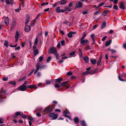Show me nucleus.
<instances>
[{
    "mask_svg": "<svg viewBox=\"0 0 126 126\" xmlns=\"http://www.w3.org/2000/svg\"><path fill=\"white\" fill-rule=\"evenodd\" d=\"M54 107V106L53 105L49 106L45 109V112L46 113L50 112L52 111Z\"/></svg>",
    "mask_w": 126,
    "mask_h": 126,
    "instance_id": "nucleus-1",
    "label": "nucleus"
},
{
    "mask_svg": "<svg viewBox=\"0 0 126 126\" xmlns=\"http://www.w3.org/2000/svg\"><path fill=\"white\" fill-rule=\"evenodd\" d=\"M69 81H66L62 83L61 84V86L63 88H68L70 87V85L68 83Z\"/></svg>",
    "mask_w": 126,
    "mask_h": 126,
    "instance_id": "nucleus-2",
    "label": "nucleus"
},
{
    "mask_svg": "<svg viewBox=\"0 0 126 126\" xmlns=\"http://www.w3.org/2000/svg\"><path fill=\"white\" fill-rule=\"evenodd\" d=\"M57 52V50L55 47H51L48 52L49 54L52 53L54 54Z\"/></svg>",
    "mask_w": 126,
    "mask_h": 126,
    "instance_id": "nucleus-3",
    "label": "nucleus"
},
{
    "mask_svg": "<svg viewBox=\"0 0 126 126\" xmlns=\"http://www.w3.org/2000/svg\"><path fill=\"white\" fill-rule=\"evenodd\" d=\"M48 116L49 117H51L53 120L56 119L58 117V115L57 114H55L54 113H50Z\"/></svg>",
    "mask_w": 126,
    "mask_h": 126,
    "instance_id": "nucleus-4",
    "label": "nucleus"
},
{
    "mask_svg": "<svg viewBox=\"0 0 126 126\" xmlns=\"http://www.w3.org/2000/svg\"><path fill=\"white\" fill-rule=\"evenodd\" d=\"M89 42L88 41L87 39H83L80 40V43L82 44L83 46L84 45L86 44H87Z\"/></svg>",
    "mask_w": 126,
    "mask_h": 126,
    "instance_id": "nucleus-5",
    "label": "nucleus"
},
{
    "mask_svg": "<svg viewBox=\"0 0 126 126\" xmlns=\"http://www.w3.org/2000/svg\"><path fill=\"white\" fill-rule=\"evenodd\" d=\"M27 88V87L26 86H24L22 85L19 86L18 88L20 89V90L21 91H24L26 90Z\"/></svg>",
    "mask_w": 126,
    "mask_h": 126,
    "instance_id": "nucleus-6",
    "label": "nucleus"
},
{
    "mask_svg": "<svg viewBox=\"0 0 126 126\" xmlns=\"http://www.w3.org/2000/svg\"><path fill=\"white\" fill-rule=\"evenodd\" d=\"M25 30L26 32H29L31 30V27L28 25H26L25 27Z\"/></svg>",
    "mask_w": 126,
    "mask_h": 126,
    "instance_id": "nucleus-7",
    "label": "nucleus"
},
{
    "mask_svg": "<svg viewBox=\"0 0 126 126\" xmlns=\"http://www.w3.org/2000/svg\"><path fill=\"white\" fill-rule=\"evenodd\" d=\"M5 91L1 89L0 91V101H1V99L3 98V96H2L3 94H5Z\"/></svg>",
    "mask_w": 126,
    "mask_h": 126,
    "instance_id": "nucleus-8",
    "label": "nucleus"
},
{
    "mask_svg": "<svg viewBox=\"0 0 126 126\" xmlns=\"http://www.w3.org/2000/svg\"><path fill=\"white\" fill-rule=\"evenodd\" d=\"M56 12L57 13H60V12L64 13V11L63 10L61 9L60 7H58L56 9Z\"/></svg>",
    "mask_w": 126,
    "mask_h": 126,
    "instance_id": "nucleus-9",
    "label": "nucleus"
},
{
    "mask_svg": "<svg viewBox=\"0 0 126 126\" xmlns=\"http://www.w3.org/2000/svg\"><path fill=\"white\" fill-rule=\"evenodd\" d=\"M82 5V3L80 1H78L76 4V8L80 7L81 8Z\"/></svg>",
    "mask_w": 126,
    "mask_h": 126,
    "instance_id": "nucleus-10",
    "label": "nucleus"
},
{
    "mask_svg": "<svg viewBox=\"0 0 126 126\" xmlns=\"http://www.w3.org/2000/svg\"><path fill=\"white\" fill-rule=\"evenodd\" d=\"M26 21L25 22V24H28V22L30 20V17L27 14L26 15Z\"/></svg>",
    "mask_w": 126,
    "mask_h": 126,
    "instance_id": "nucleus-11",
    "label": "nucleus"
},
{
    "mask_svg": "<svg viewBox=\"0 0 126 126\" xmlns=\"http://www.w3.org/2000/svg\"><path fill=\"white\" fill-rule=\"evenodd\" d=\"M4 22L5 24L7 25H8L9 24V18L7 17L5 18L4 19Z\"/></svg>",
    "mask_w": 126,
    "mask_h": 126,
    "instance_id": "nucleus-12",
    "label": "nucleus"
},
{
    "mask_svg": "<svg viewBox=\"0 0 126 126\" xmlns=\"http://www.w3.org/2000/svg\"><path fill=\"white\" fill-rule=\"evenodd\" d=\"M19 36V34L18 32L16 31V34L15 35V38L16 39L15 42H17L18 40V37Z\"/></svg>",
    "mask_w": 126,
    "mask_h": 126,
    "instance_id": "nucleus-13",
    "label": "nucleus"
},
{
    "mask_svg": "<svg viewBox=\"0 0 126 126\" xmlns=\"http://www.w3.org/2000/svg\"><path fill=\"white\" fill-rule=\"evenodd\" d=\"M55 80H56L55 82V83L58 84H60L63 80V79L62 78L58 79H56Z\"/></svg>",
    "mask_w": 126,
    "mask_h": 126,
    "instance_id": "nucleus-14",
    "label": "nucleus"
},
{
    "mask_svg": "<svg viewBox=\"0 0 126 126\" xmlns=\"http://www.w3.org/2000/svg\"><path fill=\"white\" fill-rule=\"evenodd\" d=\"M83 59L84 61L86 63H88L89 62V58L87 56H85L83 57Z\"/></svg>",
    "mask_w": 126,
    "mask_h": 126,
    "instance_id": "nucleus-15",
    "label": "nucleus"
},
{
    "mask_svg": "<svg viewBox=\"0 0 126 126\" xmlns=\"http://www.w3.org/2000/svg\"><path fill=\"white\" fill-rule=\"evenodd\" d=\"M102 57L101 56H100L99 58V59L97 62V65H99L101 64L102 62L101 60L102 59Z\"/></svg>",
    "mask_w": 126,
    "mask_h": 126,
    "instance_id": "nucleus-16",
    "label": "nucleus"
},
{
    "mask_svg": "<svg viewBox=\"0 0 126 126\" xmlns=\"http://www.w3.org/2000/svg\"><path fill=\"white\" fill-rule=\"evenodd\" d=\"M125 4L122 2H121L120 3V5L119 6V7L122 9V10H125L126 8L125 7Z\"/></svg>",
    "mask_w": 126,
    "mask_h": 126,
    "instance_id": "nucleus-17",
    "label": "nucleus"
},
{
    "mask_svg": "<svg viewBox=\"0 0 126 126\" xmlns=\"http://www.w3.org/2000/svg\"><path fill=\"white\" fill-rule=\"evenodd\" d=\"M36 86L33 85H30L27 87V88H31V89H34L36 88Z\"/></svg>",
    "mask_w": 126,
    "mask_h": 126,
    "instance_id": "nucleus-18",
    "label": "nucleus"
},
{
    "mask_svg": "<svg viewBox=\"0 0 126 126\" xmlns=\"http://www.w3.org/2000/svg\"><path fill=\"white\" fill-rule=\"evenodd\" d=\"M90 60L91 63L93 64H95L96 63V61L95 59H91Z\"/></svg>",
    "mask_w": 126,
    "mask_h": 126,
    "instance_id": "nucleus-19",
    "label": "nucleus"
},
{
    "mask_svg": "<svg viewBox=\"0 0 126 126\" xmlns=\"http://www.w3.org/2000/svg\"><path fill=\"white\" fill-rule=\"evenodd\" d=\"M39 51L38 49L36 48V49L34 50L33 53L34 56H35L37 55Z\"/></svg>",
    "mask_w": 126,
    "mask_h": 126,
    "instance_id": "nucleus-20",
    "label": "nucleus"
},
{
    "mask_svg": "<svg viewBox=\"0 0 126 126\" xmlns=\"http://www.w3.org/2000/svg\"><path fill=\"white\" fill-rule=\"evenodd\" d=\"M63 10L65 11H68L70 12L71 11V9L70 8H69L68 7H65V10Z\"/></svg>",
    "mask_w": 126,
    "mask_h": 126,
    "instance_id": "nucleus-21",
    "label": "nucleus"
},
{
    "mask_svg": "<svg viewBox=\"0 0 126 126\" xmlns=\"http://www.w3.org/2000/svg\"><path fill=\"white\" fill-rule=\"evenodd\" d=\"M111 43V41H107L105 44V46L107 47L110 45Z\"/></svg>",
    "mask_w": 126,
    "mask_h": 126,
    "instance_id": "nucleus-22",
    "label": "nucleus"
},
{
    "mask_svg": "<svg viewBox=\"0 0 126 126\" xmlns=\"http://www.w3.org/2000/svg\"><path fill=\"white\" fill-rule=\"evenodd\" d=\"M67 3V1L64 0H61L60 5H63Z\"/></svg>",
    "mask_w": 126,
    "mask_h": 126,
    "instance_id": "nucleus-23",
    "label": "nucleus"
},
{
    "mask_svg": "<svg viewBox=\"0 0 126 126\" xmlns=\"http://www.w3.org/2000/svg\"><path fill=\"white\" fill-rule=\"evenodd\" d=\"M8 42L7 40H5L4 42V46H6L7 47H8Z\"/></svg>",
    "mask_w": 126,
    "mask_h": 126,
    "instance_id": "nucleus-24",
    "label": "nucleus"
},
{
    "mask_svg": "<svg viewBox=\"0 0 126 126\" xmlns=\"http://www.w3.org/2000/svg\"><path fill=\"white\" fill-rule=\"evenodd\" d=\"M106 23L105 22H103L101 26V28L102 29L105 27L106 26Z\"/></svg>",
    "mask_w": 126,
    "mask_h": 126,
    "instance_id": "nucleus-25",
    "label": "nucleus"
},
{
    "mask_svg": "<svg viewBox=\"0 0 126 126\" xmlns=\"http://www.w3.org/2000/svg\"><path fill=\"white\" fill-rule=\"evenodd\" d=\"M80 122L82 126H86V124L85 122L84 121H81Z\"/></svg>",
    "mask_w": 126,
    "mask_h": 126,
    "instance_id": "nucleus-26",
    "label": "nucleus"
},
{
    "mask_svg": "<svg viewBox=\"0 0 126 126\" xmlns=\"http://www.w3.org/2000/svg\"><path fill=\"white\" fill-rule=\"evenodd\" d=\"M74 121L76 123H78L79 122V118L78 117H76L74 119Z\"/></svg>",
    "mask_w": 126,
    "mask_h": 126,
    "instance_id": "nucleus-27",
    "label": "nucleus"
},
{
    "mask_svg": "<svg viewBox=\"0 0 126 126\" xmlns=\"http://www.w3.org/2000/svg\"><path fill=\"white\" fill-rule=\"evenodd\" d=\"M108 11H104L103 12V13L102 14V15L104 16H106L108 13Z\"/></svg>",
    "mask_w": 126,
    "mask_h": 126,
    "instance_id": "nucleus-28",
    "label": "nucleus"
},
{
    "mask_svg": "<svg viewBox=\"0 0 126 126\" xmlns=\"http://www.w3.org/2000/svg\"><path fill=\"white\" fill-rule=\"evenodd\" d=\"M91 73L90 71H88L87 70L86 71H85L84 73V75H88L89 74H90Z\"/></svg>",
    "mask_w": 126,
    "mask_h": 126,
    "instance_id": "nucleus-29",
    "label": "nucleus"
},
{
    "mask_svg": "<svg viewBox=\"0 0 126 126\" xmlns=\"http://www.w3.org/2000/svg\"><path fill=\"white\" fill-rule=\"evenodd\" d=\"M36 20L35 19H34L32 22L31 23V25L32 26H33L34 25V23L36 21Z\"/></svg>",
    "mask_w": 126,
    "mask_h": 126,
    "instance_id": "nucleus-30",
    "label": "nucleus"
},
{
    "mask_svg": "<svg viewBox=\"0 0 126 126\" xmlns=\"http://www.w3.org/2000/svg\"><path fill=\"white\" fill-rule=\"evenodd\" d=\"M56 56V58L58 60L59 59V55L58 53L57 52H56L54 54Z\"/></svg>",
    "mask_w": 126,
    "mask_h": 126,
    "instance_id": "nucleus-31",
    "label": "nucleus"
},
{
    "mask_svg": "<svg viewBox=\"0 0 126 126\" xmlns=\"http://www.w3.org/2000/svg\"><path fill=\"white\" fill-rule=\"evenodd\" d=\"M91 49V48L89 45H87L86 46L85 49L86 50H89Z\"/></svg>",
    "mask_w": 126,
    "mask_h": 126,
    "instance_id": "nucleus-32",
    "label": "nucleus"
},
{
    "mask_svg": "<svg viewBox=\"0 0 126 126\" xmlns=\"http://www.w3.org/2000/svg\"><path fill=\"white\" fill-rule=\"evenodd\" d=\"M9 83L12 84L13 85H15L16 84V82L13 81L9 82Z\"/></svg>",
    "mask_w": 126,
    "mask_h": 126,
    "instance_id": "nucleus-33",
    "label": "nucleus"
},
{
    "mask_svg": "<svg viewBox=\"0 0 126 126\" xmlns=\"http://www.w3.org/2000/svg\"><path fill=\"white\" fill-rule=\"evenodd\" d=\"M122 77V76H121L120 75H119L118 77V79L119 80L121 81H124V80L121 78V77Z\"/></svg>",
    "mask_w": 126,
    "mask_h": 126,
    "instance_id": "nucleus-34",
    "label": "nucleus"
},
{
    "mask_svg": "<svg viewBox=\"0 0 126 126\" xmlns=\"http://www.w3.org/2000/svg\"><path fill=\"white\" fill-rule=\"evenodd\" d=\"M38 42V38L37 37H36L35 39V41L34 43V45H35L37 44Z\"/></svg>",
    "mask_w": 126,
    "mask_h": 126,
    "instance_id": "nucleus-35",
    "label": "nucleus"
},
{
    "mask_svg": "<svg viewBox=\"0 0 126 126\" xmlns=\"http://www.w3.org/2000/svg\"><path fill=\"white\" fill-rule=\"evenodd\" d=\"M105 4V3L104 2L100 3L99 4L97 7L98 8H99L100 7L103 5Z\"/></svg>",
    "mask_w": 126,
    "mask_h": 126,
    "instance_id": "nucleus-36",
    "label": "nucleus"
},
{
    "mask_svg": "<svg viewBox=\"0 0 126 126\" xmlns=\"http://www.w3.org/2000/svg\"><path fill=\"white\" fill-rule=\"evenodd\" d=\"M8 78L7 77H4L2 79V80L4 81H7L8 79Z\"/></svg>",
    "mask_w": 126,
    "mask_h": 126,
    "instance_id": "nucleus-37",
    "label": "nucleus"
},
{
    "mask_svg": "<svg viewBox=\"0 0 126 126\" xmlns=\"http://www.w3.org/2000/svg\"><path fill=\"white\" fill-rule=\"evenodd\" d=\"M67 36L69 38H71L72 37V34L70 32L68 34Z\"/></svg>",
    "mask_w": 126,
    "mask_h": 126,
    "instance_id": "nucleus-38",
    "label": "nucleus"
},
{
    "mask_svg": "<svg viewBox=\"0 0 126 126\" xmlns=\"http://www.w3.org/2000/svg\"><path fill=\"white\" fill-rule=\"evenodd\" d=\"M108 49L109 50L111 51L112 53H115L116 52V51H115V50L114 49H111L110 48H109Z\"/></svg>",
    "mask_w": 126,
    "mask_h": 126,
    "instance_id": "nucleus-39",
    "label": "nucleus"
},
{
    "mask_svg": "<svg viewBox=\"0 0 126 126\" xmlns=\"http://www.w3.org/2000/svg\"><path fill=\"white\" fill-rule=\"evenodd\" d=\"M46 83L47 85H48L50 84L51 82L50 81L48 80H47L46 81Z\"/></svg>",
    "mask_w": 126,
    "mask_h": 126,
    "instance_id": "nucleus-40",
    "label": "nucleus"
},
{
    "mask_svg": "<svg viewBox=\"0 0 126 126\" xmlns=\"http://www.w3.org/2000/svg\"><path fill=\"white\" fill-rule=\"evenodd\" d=\"M38 59L39 60V62H41L43 60V58L42 56H41Z\"/></svg>",
    "mask_w": 126,
    "mask_h": 126,
    "instance_id": "nucleus-41",
    "label": "nucleus"
},
{
    "mask_svg": "<svg viewBox=\"0 0 126 126\" xmlns=\"http://www.w3.org/2000/svg\"><path fill=\"white\" fill-rule=\"evenodd\" d=\"M61 44L63 46L65 45V41L64 40H63V41H61Z\"/></svg>",
    "mask_w": 126,
    "mask_h": 126,
    "instance_id": "nucleus-42",
    "label": "nucleus"
},
{
    "mask_svg": "<svg viewBox=\"0 0 126 126\" xmlns=\"http://www.w3.org/2000/svg\"><path fill=\"white\" fill-rule=\"evenodd\" d=\"M5 2L6 3L8 4H11V2L9 0H5Z\"/></svg>",
    "mask_w": 126,
    "mask_h": 126,
    "instance_id": "nucleus-43",
    "label": "nucleus"
},
{
    "mask_svg": "<svg viewBox=\"0 0 126 126\" xmlns=\"http://www.w3.org/2000/svg\"><path fill=\"white\" fill-rule=\"evenodd\" d=\"M68 113H69V112L68 111L65 110L63 112V114L65 115Z\"/></svg>",
    "mask_w": 126,
    "mask_h": 126,
    "instance_id": "nucleus-44",
    "label": "nucleus"
},
{
    "mask_svg": "<svg viewBox=\"0 0 126 126\" xmlns=\"http://www.w3.org/2000/svg\"><path fill=\"white\" fill-rule=\"evenodd\" d=\"M21 114V113L19 112H17L15 113V114L16 116H17L20 115Z\"/></svg>",
    "mask_w": 126,
    "mask_h": 126,
    "instance_id": "nucleus-45",
    "label": "nucleus"
},
{
    "mask_svg": "<svg viewBox=\"0 0 126 126\" xmlns=\"http://www.w3.org/2000/svg\"><path fill=\"white\" fill-rule=\"evenodd\" d=\"M51 58L50 56H49L47 59V62H48L51 60Z\"/></svg>",
    "mask_w": 126,
    "mask_h": 126,
    "instance_id": "nucleus-46",
    "label": "nucleus"
},
{
    "mask_svg": "<svg viewBox=\"0 0 126 126\" xmlns=\"http://www.w3.org/2000/svg\"><path fill=\"white\" fill-rule=\"evenodd\" d=\"M64 116L65 117L68 118L70 120H72V118L70 117V116H69L67 115H65Z\"/></svg>",
    "mask_w": 126,
    "mask_h": 126,
    "instance_id": "nucleus-47",
    "label": "nucleus"
},
{
    "mask_svg": "<svg viewBox=\"0 0 126 126\" xmlns=\"http://www.w3.org/2000/svg\"><path fill=\"white\" fill-rule=\"evenodd\" d=\"M86 36V34L85 33L83 35L82 37H81L80 40L84 39H83L85 38Z\"/></svg>",
    "mask_w": 126,
    "mask_h": 126,
    "instance_id": "nucleus-48",
    "label": "nucleus"
},
{
    "mask_svg": "<svg viewBox=\"0 0 126 126\" xmlns=\"http://www.w3.org/2000/svg\"><path fill=\"white\" fill-rule=\"evenodd\" d=\"M28 118L29 120L31 121H32L34 119L33 118L30 116H28Z\"/></svg>",
    "mask_w": 126,
    "mask_h": 126,
    "instance_id": "nucleus-49",
    "label": "nucleus"
},
{
    "mask_svg": "<svg viewBox=\"0 0 126 126\" xmlns=\"http://www.w3.org/2000/svg\"><path fill=\"white\" fill-rule=\"evenodd\" d=\"M113 9H115L116 10H118V6L116 5H114L113 7Z\"/></svg>",
    "mask_w": 126,
    "mask_h": 126,
    "instance_id": "nucleus-50",
    "label": "nucleus"
},
{
    "mask_svg": "<svg viewBox=\"0 0 126 126\" xmlns=\"http://www.w3.org/2000/svg\"><path fill=\"white\" fill-rule=\"evenodd\" d=\"M107 37V36H104L102 38V41H104L105 40V39Z\"/></svg>",
    "mask_w": 126,
    "mask_h": 126,
    "instance_id": "nucleus-51",
    "label": "nucleus"
},
{
    "mask_svg": "<svg viewBox=\"0 0 126 126\" xmlns=\"http://www.w3.org/2000/svg\"><path fill=\"white\" fill-rule=\"evenodd\" d=\"M21 116L24 119H25L27 117V116L25 114H23Z\"/></svg>",
    "mask_w": 126,
    "mask_h": 126,
    "instance_id": "nucleus-52",
    "label": "nucleus"
},
{
    "mask_svg": "<svg viewBox=\"0 0 126 126\" xmlns=\"http://www.w3.org/2000/svg\"><path fill=\"white\" fill-rule=\"evenodd\" d=\"M75 54V52H71L70 53L69 55L70 56H72L74 55Z\"/></svg>",
    "mask_w": 126,
    "mask_h": 126,
    "instance_id": "nucleus-53",
    "label": "nucleus"
},
{
    "mask_svg": "<svg viewBox=\"0 0 126 126\" xmlns=\"http://www.w3.org/2000/svg\"><path fill=\"white\" fill-rule=\"evenodd\" d=\"M42 109L41 108H39L37 109L36 110V112H37V111H42Z\"/></svg>",
    "mask_w": 126,
    "mask_h": 126,
    "instance_id": "nucleus-54",
    "label": "nucleus"
},
{
    "mask_svg": "<svg viewBox=\"0 0 126 126\" xmlns=\"http://www.w3.org/2000/svg\"><path fill=\"white\" fill-rule=\"evenodd\" d=\"M46 66L45 65H44L41 66L40 67V69H41L43 68H46Z\"/></svg>",
    "mask_w": 126,
    "mask_h": 126,
    "instance_id": "nucleus-55",
    "label": "nucleus"
},
{
    "mask_svg": "<svg viewBox=\"0 0 126 126\" xmlns=\"http://www.w3.org/2000/svg\"><path fill=\"white\" fill-rule=\"evenodd\" d=\"M36 68H40V64L39 63H37L36 66Z\"/></svg>",
    "mask_w": 126,
    "mask_h": 126,
    "instance_id": "nucleus-56",
    "label": "nucleus"
},
{
    "mask_svg": "<svg viewBox=\"0 0 126 126\" xmlns=\"http://www.w3.org/2000/svg\"><path fill=\"white\" fill-rule=\"evenodd\" d=\"M39 68H38V67L37 68L36 70L35 71H34V74H35L37 72V71L38 70H39Z\"/></svg>",
    "mask_w": 126,
    "mask_h": 126,
    "instance_id": "nucleus-57",
    "label": "nucleus"
},
{
    "mask_svg": "<svg viewBox=\"0 0 126 126\" xmlns=\"http://www.w3.org/2000/svg\"><path fill=\"white\" fill-rule=\"evenodd\" d=\"M36 115L38 117L40 116L41 115V114L39 112H37L36 114Z\"/></svg>",
    "mask_w": 126,
    "mask_h": 126,
    "instance_id": "nucleus-58",
    "label": "nucleus"
},
{
    "mask_svg": "<svg viewBox=\"0 0 126 126\" xmlns=\"http://www.w3.org/2000/svg\"><path fill=\"white\" fill-rule=\"evenodd\" d=\"M48 4V2H47L46 3H42V4H41V6H43V5H47Z\"/></svg>",
    "mask_w": 126,
    "mask_h": 126,
    "instance_id": "nucleus-59",
    "label": "nucleus"
},
{
    "mask_svg": "<svg viewBox=\"0 0 126 126\" xmlns=\"http://www.w3.org/2000/svg\"><path fill=\"white\" fill-rule=\"evenodd\" d=\"M21 9L19 8H18L17 9H15V11L16 12H19Z\"/></svg>",
    "mask_w": 126,
    "mask_h": 126,
    "instance_id": "nucleus-60",
    "label": "nucleus"
},
{
    "mask_svg": "<svg viewBox=\"0 0 126 126\" xmlns=\"http://www.w3.org/2000/svg\"><path fill=\"white\" fill-rule=\"evenodd\" d=\"M26 44L25 42H23L21 44V46L22 47H24L25 46Z\"/></svg>",
    "mask_w": 126,
    "mask_h": 126,
    "instance_id": "nucleus-61",
    "label": "nucleus"
},
{
    "mask_svg": "<svg viewBox=\"0 0 126 126\" xmlns=\"http://www.w3.org/2000/svg\"><path fill=\"white\" fill-rule=\"evenodd\" d=\"M67 74L68 76H70L72 75V73L70 72H67Z\"/></svg>",
    "mask_w": 126,
    "mask_h": 126,
    "instance_id": "nucleus-62",
    "label": "nucleus"
},
{
    "mask_svg": "<svg viewBox=\"0 0 126 126\" xmlns=\"http://www.w3.org/2000/svg\"><path fill=\"white\" fill-rule=\"evenodd\" d=\"M49 10V8H48L47 9H44V12H47Z\"/></svg>",
    "mask_w": 126,
    "mask_h": 126,
    "instance_id": "nucleus-63",
    "label": "nucleus"
},
{
    "mask_svg": "<svg viewBox=\"0 0 126 126\" xmlns=\"http://www.w3.org/2000/svg\"><path fill=\"white\" fill-rule=\"evenodd\" d=\"M54 86L55 87L57 88H58L60 87V86L57 84H55L54 85Z\"/></svg>",
    "mask_w": 126,
    "mask_h": 126,
    "instance_id": "nucleus-64",
    "label": "nucleus"
}]
</instances>
